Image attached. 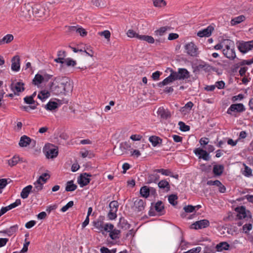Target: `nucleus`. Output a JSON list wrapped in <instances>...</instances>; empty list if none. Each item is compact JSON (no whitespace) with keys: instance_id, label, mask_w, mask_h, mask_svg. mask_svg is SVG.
I'll return each mask as SVG.
<instances>
[{"instance_id":"obj_57","label":"nucleus","mask_w":253,"mask_h":253,"mask_svg":"<svg viewBox=\"0 0 253 253\" xmlns=\"http://www.w3.org/2000/svg\"><path fill=\"white\" fill-rule=\"evenodd\" d=\"M74 205V202L72 201H71L69 202L65 206H63L61 209V211L62 212H65L67 211L70 208H71Z\"/></svg>"},{"instance_id":"obj_11","label":"nucleus","mask_w":253,"mask_h":253,"mask_svg":"<svg viewBox=\"0 0 253 253\" xmlns=\"http://www.w3.org/2000/svg\"><path fill=\"white\" fill-rule=\"evenodd\" d=\"M204 70L206 72H211V71L217 72L218 69L215 67H213L208 64L204 63L203 64H199L196 67L195 71Z\"/></svg>"},{"instance_id":"obj_52","label":"nucleus","mask_w":253,"mask_h":253,"mask_svg":"<svg viewBox=\"0 0 253 253\" xmlns=\"http://www.w3.org/2000/svg\"><path fill=\"white\" fill-rule=\"evenodd\" d=\"M64 62L66 63V65L68 67H74L76 65V61L70 58H68L65 59Z\"/></svg>"},{"instance_id":"obj_44","label":"nucleus","mask_w":253,"mask_h":253,"mask_svg":"<svg viewBox=\"0 0 253 253\" xmlns=\"http://www.w3.org/2000/svg\"><path fill=\"white\" fill-rule=\"evenodd\" d=\"M243 165L245 167V169L243 171L242 174L244 175L245 176L250 177L252 175V170L249 168L248 166L246 165V164H243Z\"/></svg>"},{"instance_id":"obj_19","label":"nucleus","mask_w":253,"mask_h":253,"mask_svg":"<svg viewBox=\"0 0 253 253\" xmlns=\"http://www.w3.org/2000/svg\"><path fill=\"white\" fill-rule=\"evenodd\" d=\"M158 115L160 116L161 118L167 120L171 117V113L168 109H165L163 107L159 108L157 111Z\"/></svg>"},{"instance_id":"obj_22","label":"nucleus","mask_w":253,"mask_h":253,"mask_svg":"<svg viewBox=\"0 0 253 253\" xmlns=\"http://www.w3.org/2000/svg\"><path fill=\"white\" fill-rule=\"evenodd\" d=\"M154 208L159 213V215H164L165 213L164 205L161 201H159L155 204Z\"/></svg>"},{"instance_id":"obj_43","label":"nucleus","mask_w":253,"mask_h":253,"mask_svg":"<svg viewBox=\"0 0 253 253\" xmlns=\"http://www.w3.org/2000/svg\"><path fill=\"white\" fill-rule=\"evenodd\" d=\"M50 178V175L47 173H44L41 175L38 180H37V183H39L42 181L43 183H45L48 179Z\"/></svg>"},{"instance_id":"obj_49","label":"nucleus","mask_w":253,"mask_h":253,"mask_svg":"<svg viewBox=\"0 0 253 253\" xmlns=\"http://www.w3.org/2000/svg\"><path fill=\"white\" fill-rule=\"evenodd\" d=\"M194 104L191 101L187 102L184 107L181 108V112L189 111L191 110Z\"/></svg>"},{"instance_id":"obj_7","label":"nucleus","mask_w":253,"mask_h":253,"mask_svg":"<svg viewBox=\"0 0 253 253\" xmlns=\"http://www.w3.org/2000/svg\"><path fill=\"white\" fill-rule=\"evenodd\" d=\"M186 53L191 56H197L198 54V48L193 42L186 44L184 46Z\"/></svg>"},{"instance_id":"obj_10","label":"nucleus","mask_w":253,"mask_h":253,"mask_svg":"<svg viewBox=\"0 0 253 253\" xmlns=\"http://www.w3.org/2000/svg\"><path fill=\"white\" fill-rule=\"evenodd\" d=\"M145 202L142 199L136 198L134 201L133 210L135 211L139 212L144 210Z\"/></svg>"},{"instance_id":"obj_23","label":"nucleus","mask_w":253,"mask_h":253,"mask_svg":"<svg viewBox=\"0 0 253 253\" xmlns=\"http://www.w3.org/2000/svg\"><path fill=\"white\" fill-rule=\"evenodd\" d=\"M33 186L31 185H28L24 187L20 194L21 197L23 199H26L28 198L29 194L32 192Z\"/></svg>"},{"instance_id":"obj_38","label":"nucleus","mask_w":253,"mask_h":253,"mask_svg":"<svg viewBox=\"0 0 253 253\" xmlns=\"http://www.w3.org/2000/svg\"><path fill=\"white\" fill-rule=\"evenodd\" d=\"M49 96V92L48 91L43 90L40 91L38 95V97L42 101H43L44 99L48 98Z\"/></svg>"},{"instance_id":"obj_48","label":"nucleus","mask_w":253,"mask_h":253,"mask_svg":"<svg viewBox=\"0 0 253 253\" xmlns=\"http://www.w3.org/2000/svg\"><path fill=\"white\" fill-rule=\"evenodd\" d=\"M179 129L182 131H187L190 130V126L185 125L183 122H179L178 123Z\"/></svg>"},{"instance_id":"obj_41","label":"nucleus","mask_w":253,"mask_h":253,"mask_svg":"<svg viewBox=\"0 0 253 253\" xmlns=\"http://www.w3.org/2000/svg\"><path fill=\"white\" fill-rule=\"evenodd\" d=\"M153 171L154 172L161 173L162 174L166 176L171 175V174L172 173V172L169 169H155L153 170Z\"/></svg>"},{"instance_id":"obj_39","label":"nucleus","mask_w":253,"mask_h":253,"mask_svg":"<svg viewBox=\"0 0 253 253\" xmlns=\"http://www.w3.org/2000/svg\"><path fill=\"white\" fill-rule=\"evenodd\" d=\"M43 82V77L42 75L39 74L36 75L33 80V83L35 85H38Z\"/></svg>"},{"instance_id":"obj_54","label":"nucleus","mask_w":253,"mask_h":253,"mask_svg":"<svg viewBox=\"0 0 253 253\" xmlns=\"http://www.w3.org/2000/svg\"><path fill=\"white\" fill-rule=\"evenodd\" d=\"M117 211L113 210H110L109 213H108V217L110 220L115 219L117 217Z\"/></svg>"},{"instance_id":"obj_37","label":"nucleus","mask_w":253,"mask_h":253,"mask_svg":"<svg viewBox=\"0 0 253 253\" xmlns=\"http://www.w3.org/2000/svg\"><path fill=\"white\" fill-rule=\"evenodd\" d=\"M140 194L144 198H147L150 195L149 188L146 186H144L140 188Z\"/></svg>"},{"instance_id":"obj_47","label":"nucleus","mask_w":253,"mask_h":253,"mask_svg":"<svg viewBox=\"0 0 253 253\" xmlns=\"http://www.w3.org/2000/svg\"><path fill=\"white\" fill-rule=\"evenodd\" d=\"M21 203V200L20 199H17L15 202L13 203H12L8 205L7 207H5L6 209H7V211L10 210L14 208H16V207L18 206L19 205H20Z\"/></svg>"},{"instance_id":"obj_9","label":"nucleus","mask_w":253,"mask_h":253,"mask_svg":"<svg viewBox=\"0 0 253 253\" xmlns=\"http://www.w3.org/2000/svg\"><path fill=\"white\" fill-rule=\"evenodd\" d=\"M90 176H91V175L87 173H84L80 175L78 178V182L81 187H83L86 186L90 182V179L89 177Z\"/></svg>"},{"instance_id":"obj_29","label":"nucleus","mask_w":253,"mask_h":253,"mask_svg":"<svg viewBox=\"0 0 253 253\" xmlns=\"http://www.w3.org/2000/svg\"><path fill=\"white\" fill-rule=\"evenodd\" d=\"M18 225H14L13 226H11L10 228L8 229H6L1 231V232L4 234H6L8 236H10L16 232V231L18 230Z\"/></svg>"},{"instance_id":"obj_2","label":"nucleus","mask_w":253,"mask_h":253,"mask_svg":"<svg viewBox=\"0 0 253 253\" xmlns=\"http://www.w3.org/2000/svg\"><path fill=\"white\" fill-rule=\"evenodd\" d=\"M22 12L25 17H31L32 15L41 17L45 15V8L40 4H35L33 6L24 5L21 8Z\"/></svg>"},{"instance_id":"obj_56","label":"nucleus","mask_w":253,"mask_h":253,"mask_svg":"<svg viewBox=\"0 0 253 253\" xmlns=\"http://www.w3.org/2000/svg\"><path fill=\"white\" fill-rule=\"evenodd\" d=\"M92 2L96 6L102 7L106 5L107 1H105V2H102L101 3L100 0H92Z\"/></svg>"},{"instance_id":"obj_8","label":"nucleus","mask_w":253,"mask_h":253,"mask_svg":"<svg viewBox=\"0 0 253 253\" xmlns=\"http://www.w3.org/2000/svg\"><path fill=\"white\" fill-rule=\"evenodd\" d=\"M210 225V222L207 219H202L196 221L191 225V228L199 229L205 228L208 227Z\"/></svg>"},{"instance_id":"obj_4","label":"nucleus","mask_w":253,"mask_h":253,"mask_svg":"<svg viewBox=\"0 0 253 253\" xmlns=\"http://www.w3.org/2000/svg\"><path fill=\"white\" fill-rule=\"evenodd\" d=\"M245 111V108L242 103L233 104L228 109L227 113L236 117L233 113H241Z\"/></svg>"},{"instance_id":"obj_20","label":"nucleus","mask_w":253,"mask_h":253,"mask_svg":"<svg viewBox=\"0 0 253 253\" xmlns=\"http://www.w3.org/2000/svg\"><path fill=\"white\" fill-rule=\"evenodd\" d=\"M230 246L226 242H221L217 244L215 246L216 251L220 252L223 251H228L230 250Z\"/></svg>"},{"instance_id":"obj_51","label":"nucleus","mask_w":253,"mask_h":253,"mask_svg":"<svg viewBox=\"0 0 253 253\" xmlns=\"http://www.w3.org/2000/svg\"><path fill=\"white\" fill-rule=\"evenodd\" d=\"M252 229V224L251 223H246L242 227L243 232L246 234H248L249 231Z\"/></svg>"},{"instance_id":"obj_46","label":"nucleus","mask_w":253,"mask_h":253,"mask_svg":"<svg viewBox=\"0 0 253 253\" xmlns=\"http://www.w3.org/2000/svg\"><path fill=\"white\" fill-rule=\"evenodd\" d=\"M177 198L178 197L176 195L171 194L169 196L168 200L171 205L175 206L177 204V202L176 201Z\"/></svg>"},{"instance_id":"obj_34","label":"nucleus","mask_w":253,"mask_h":253,"mask_svg":"<svg viewBox=\"0 0 253 253\" xmlns=\"http://www.w3.org/2000/svg\"><path fill=\"white\" fill-rule=\"evenodd\" d=\"M77 188V185L74 184L73 180H70L67 182L65 190L67 192L73 191L75 190Z\"/></svg>"},{"instance_id":"obj_13","label":"nucleus","mask_w":253,"mask_h":253,"mask_svg":"<svg viewBox=\"0 0 253 253\" xmlns=\"http://www.w3.org/2000/svg\"><path fill=\"white\" fill-rule=\"evenodd\" d=\"M194 152L196 155H199V159H203L206 161H209L210 157L209 154L205 150L201 148H196Z\"/></svg>"},{"instance_id":"obj_21","label":"nucleus","mask_w":253,"mask_h":253,"mask_svg":"<svg viewBox=\"0 0 253 253\" xmlns=\"http://www.w3.org/2000/svg\"><path fill=\"white\" fill-rule=\"evenodd\" d=\"M32 142V139L27 135H24L21 137L19 142V145L21 147H25Z\"/></svg>"},{"instance_id":"obj_45","label":"nucleus","mask_w":253,"mask_h":253,"mask_svg":"<svg viewBox=\"0 0 253 253\" xmlns=\"http://www.w3.org/2000/svg\"><path fill=\"white\" fill-rule=\"evenodd\" d=\"M19 161V157L18 156H14L11 159L8 161V164L10 166L13 167L15 166Z\"/></svg>"},{"instance_id":"obj_32","label":"nucleus","mask_w":253,"mask_h":253,"mask_svg":"<svg viewBox=\"0 0 253 253\" xmlns=\"http://www.w3.org/2000/svg\"><path fill=\"white\" fill-rule=\"evenodd\" d=\"M118 226L122 229H127L129 228L130 225L124 217H122L120 218Z\"/></svg>"},{"instance_id":"obj_50","label":"nucleus","mask_w":253,"mask_h":253,"mask_svg":"<svg viewBox=\"0 0 253 253\" xmlns=\"http://www.w3.org/2000/svg\"><path fill=\"white\" fill-rule=\"evenodd\" d=\"M154 5L155 7H162L166 5V2L164 0H152Z\"/></svg>"},{"instance_id":"obj_40","label":"nucleus","mask_w":253,"mask_h":253,"mask_svg":"<svg viewBox=\"0 0 253 253\" xmlns=\"http://www.w3.org/2000/svg\"><path fill=\"white\" fill-rule=\"evenodd\" d=\"M120 231L116 229H113L109 233V236L112 240H116L119 238V235L120 234Z\"/></svg>"},{"instance_id":"obj_30","label":"nucleus","mask_w":253,"mask_h":253,"mask_svg":"<svg viewBox=\"0 0 253 253\" xmlns=\"http://www.w3.org/2000/svg\"><path fill=\"white\" fill-rule=\"evenodd\" d=\"M160 179V175L157 173L150 174L148 176L147 183H157Z\"/></svg>"},{"instance_id":"obj_17","label":"nucleus","mask_w":253,"mask_h":253,"mask_svg":"<svg viewBox=\"0 0 253 253\" xmlns=\"http://www.w3.org/2000/svg\"><path fill=\"white\" fill-rule=\"evenodd\" d=\"M20 57L18 55L14 56L11 59V70L17 72L20 70Z\"/></svg>"},{"instance_id":"obj_15","label":"nucleus","mask_w":253,"mask_h":253,"mask_svg":"<svg viewBox=\"0 0 253 253\" xmlns=\"http://www.w3.org/2000/svg\"><path fill=\"white\" fill-rule=\"evenodd\" d=\"M175 78L176 77L174 76L173 71H172L171 74L169 77L165 79L162 82L158 84V86L162 87L175 81Z\"/></svg>"},{"instance_id":"obj_3","label":"nucleus","mask_w":253,"mask_h":253,"mask_svg":"<svg viewBox=\"0 0 253 253\" xmlns=\"http://www.w3.org/2000/svg\"><path fill=\"white\" fill-rule=\"evenodd\" d=\"M235 211L237 212V216L239 219H246L248 220L249 218L251 219L252 217L251 211L247 210L244 206L238 207L235 208Z\"/></svg>"},{"instance_id":"obj_12","label":"nucleus","mask_w":253,"mask_h":253,"mask_svg":"<svg viewBox=\"0 0 253 253\" xmlns=\"http://www.w3.org/2000/svg\"><path fill=\"white\" fill-rule=\"evenodd\" d=\"M138 39L141 41H144L148 42L149 43H154L155 40L150 36L148 35H140V36H138ZM165 42V39L163 38H159L158 39L156 40V42Z\"/></svg>"},{"instance_id":"obj_42","label":"nucleus","mask_w":253,"mask_h":253,"mask_svg":"<svg viewBox=\"0 0 253 253\" xmlns=\"http://www.w3.org/2000/svg\"><path fill=\"white\" fill-rule=\"evenodd\" d=\"M35 187L34 189H32V192L34 193H38L39 191L42 190L43 189V184L39 182V183H37V181H36L34 183Z\"/></svg>"},{"instance_id":"obj_61","label":"nucleus","mask_w":253,"mask_h":253,"mask_svg":"<svg viewBox=\"0 0 253 253\" xmlns=\"http://www.w3.org/2000/svg\"><path fill=\"white\" fill-rule=\"evenodd\" d=\"M24 102L28 104H32L35 103V101L33 99V96H26L24 98Z\"/></svg>"},{"instance_id":"obj_27","label":"nucleus","mask_w":253,"mask_h":253,"mask_svg":"<svg viewBox=\"0 0 253 253\" xmlns=\"http://www.w3.org/2000/svg\"><path fill=\"white\" fill-rule=\"evenodd\" d=\"M158 186L159 188L162 189H166V191H169L170 190V186L169 184V182L167 181L166 179H163L161 180L158 183Z\"/></svg>"},{"instance_id":"obj_62","label":"nucleus","mask_w":253,"mask_h":253,"mask_svg":"<svg viewBox=\"0 0 253 253\" xmlns=\"http://www.w3.org/2000/svg\"><path fill=\"white\" fill-rule=\"evenodd\" d=\"M201 247H197L196 248H193L187 252H185L183 253H199L201 251Z\"/></svg>"},{"instance_id":"obj_33","label":"nucleus","mask_w":253,"mask_h":253,"mask_svg":"<svg viewBox=\"0 0 253 253\" xmlns=\"http://www.w3.org/2000/svg\"><path fill=\"white\" fill-rule=\"evenodd\" d=\"M58 107L57 103L54 101H49L46 105H45V109L47 110L52 111Z\"/></svg>"},{"instance_id":"obj_59","label":"nucleus","mask_w":253,"mask_h":253,"mask_svg":"<svg viewBox=\"0 0 253 253\" xmlns=\"http://www.w3.org/2000/svg\"><path fill=\"white\" fill-rule=\"evenodd\" d=\"M114 225L111 223H106L104 226V231L110 232L114 229Z\"/></svg>"},{"instance_id":"obj_36","label":"nucleus","mask_w":253,"mask_h":253,"mask_svg":"<svg viewBox=\"0 0 253 253\" xmlns=\"http://www.w3.org/2000/svg\"><path fill=\"white\" fill-rule=\"evenodd\" d=\"M245 19V17L244 15H240L233 18L231 21V24L232 25H236L244 21Z\"/></svg>"},{"instance_id":"obj_60","label":"nucleus","mask_w":253,"mask_h":253,"mask_svg":"<svg viewBox=\"0 0 253 253\" xmlns=\"http://www.w3.org/2000/svg\"><path fill=\"white\" fill-rule=\"evenodd\" d=\"M99 35L104 37V38L107 40H109L110 38L111 33L108 30H105L103 32H101L99 33Z\"/></svg>"},{"instance_id":"obj_55","label":"nucleus","mask_w":253,"mask_h":253,"mask_svg":"<svg viewBox=\"0 0 253 253\" xmlns=\"http://www.w3.org/2000/svg\"><path fill=\"white\" fill-rule=\"evenodd\" d=\"M118 203L116 201H113L109 204V208L110 210H113V211L115 210L116 211H118Z\"/></svg>"},{"instance_id":"obj_53","label":"nucleus","mask_w":253,"mask_h":253,"mask_svg":"<svg viewBox=\"0 0 253 253\" xmlns=\"http://www.w3.org/2000/svg\"><path fill=\"white\" fill-rule=\"evenodd\" d=\"M127 36L129 38H134L135 37L138 39V36H140V35L137 34L135 32H134L133 30H128L126 33Z\"/></svg>"},{"instance_id":"obj_26","label":"nucleus","mask_w":253,"mask_h":253,"mask_svg":"<svg viewBox=\"0 0 253 253\" xmlns=\"http://www.w3.org/2000/svg\"><path fill=\"white\" fill-rule=\"evenodd\" d=\"M223 54L227 58L230 60H234L236 57V53L234 49L231 50H223Z\"/></svg>"},{"instance_id":"obj_64","label":"nucleus","mask_w":253,"mask_h":253,"mask_svg":"<svg viewBox=\"0 0 253 253\" xmlns=\"http://www.w3.org/2000/svg\"><path fill=\"white\" fill-rule=\"evenodd\" d=\"M161 74H162V73H161L159 71H157L153 73L152 75V78L153 80L155 81L159 80Z\"/></svg>"},{"instance_id":"obj_18","label":"nucleus","mask_w":253,"mask_h":253,"mask_svg":"<svg viewBox=\"0 0 253 253\" xmlns=\"http://www.w3.org/2000/svg\"><path fill=\"white\" fill-rule=\"evenodd\" d=\"M24 85V84L20 82H17L15 84L12 83L11 84V88L14 92L15 94H16L15 91L18 93L21 92L25 90Z\"/></svg>"},{"instance_id":"obj_6","label":"nucleus","mask_w":253,"mask_h":253,"mask_svg":"<svg viewBox=\"0 0 253 253\" xmlns=\"http://www.w3.org/2000/svg\"><path fill=\"white\" fill-rule=\"evenodd\" d=\"M176 80L188 79L190 77V72L185 68H179L177 72L173 71Z\"/></svg>"},{"instance_id":"obj_14","label":"nucleus","mask_w":253,"mask_h":253,"mask_svg":"<svg viewBox=\"0 0 253 253\" xmlns=\"http://www.w3.org/2000/svg\"><path fill=\"white\" fill-rule=\"evenodd\" d=\"M58 154V148H48L45 150V154L47 158L53 159L56 157Z\"/></svg>"},{"instance_id":"obj_31","label":"nucleus","mask_w":253,"mask_h":253,"mask_svg":"<svg viewBox=\"0 0 253 253\" xmlns=\"http://www.w3.org/2000/svg\"><path fill=\"white\" fill-rule=\"evenodd\" d=\"M13 36L11 34H7L2 39L0 40V45L5 43H9L13 40Z\"/></svg>"},{"instance_id":"obj_16","label":"nucleus","mask_w":253,"mask_h":253,"mask_svg":"<svg viewBox=\"0 0 253 253\" xmlns=\"http://www.w3.org/2000/svg\"><path fill=\"white\" fill-rule=\"evenodd\" d=\"M213 30V27L210 25L207 28L199 31L197 33V36L200 37H209L211 35V33Z\"/></svg>"},{"instance_id":"obj_5","label":"nucleus","mask_w":253,"mask_h":253,"mask_svg":"<svg viewBox=\"0 0 253 253\" xmlns=\"http://www.w3.org/2000/svg\"><path fill=\"white\" fill-rule=\"evenodd\" d=\"M238 48L243 53L247 52L248 51L253 49V40L249 42L242 41L239 42Z\"/></svg>"},{"instance_id":"obj_25","label":"nucleus","mask_w":253,"mask_h":253,"mask_svg":"<svg viewBox=\"0 0 253 253\" xmlns=\"http://www.w3.org/2000/svg\"><path fill=\"white\" fill-rule=\"evenodd\" d=\"M171 28L169 26L162 27L154 32V35L157 36H163L166 34L167 31H170Z\"/></svg>"},{"instance_id":"obj_35","label":"nucleus","mask_w":253,"mask_h":253,"mask_svg":"<svg viewBox=\"0 0 253 253\" xmlns=\"http://www.w3.org/2000/svg\"><path fill=\"white\" fill-rule=\"evenodd\" d=\"M93 226L98 229V232H103L104 231V223L102 221L97 220L93 222Z\"/></svg>"},{"instance_id":"obj_24","label":"nucleus","mask_w":253,"mask_h":253,"mask_svg":"<svg viewBox=\"0 0 253 253\" xmlns=\"http://www.w3.org/2000/svg\"><path fill=\"white\" fill-rule=\"evenodd\" d=\"M224 167L222 165H215L213 168V173L216 176L221 175L224 170Z\"/></svg>"},{"instance_id":"obj_1","label":"nucleus","mask_w":253,"mask_h":253,"mask_svg":"<svg viewBox=\"0 0 253 253\" xmlns=\"http://www.w3.org/2000/svg\"><path fill=\"white\" fill-rule=\"evenodd\" d=\"M50 88L56 95L65 94L72 90L73 86L68 78L58 77L55 78L54 82L51 83Z\"/></svg>"},{"instance_id":"obj_58","label":"nucleus","mask_w":253,"mask_h":253,"mask_svg":"<svg viewBox=\"0 0 253 253\" xmlns=\"http://www.w3.org/2000/svg\"><path fill=\"white\" fill-rule=\"evenodd\" d=\"M8 184L7 179L3 178L0 179V193L2 192L1 190L3 189Z\"/></svg>"},{"instance_id":"obj_28","label":"nucleus","mask_w":253,"mask_h":253,"mask_svg":"<svg viewBox=\"0 0 253 253\" xmlns=\"http://www.w3.org/2000/svg\"><path fill=\"white\" fill-rule=\"evenodd\" d=\"M149 140L154 147H156L158 144H162V139L160 137L155 135L149 137Z\"/></svg>"},{"instance_id":"obj_63","label":"nucleus","mask_w":253,"mask_h":253,"mask_svg":"<svg viewBox=\"0 0 253 253\" xmlns=\"http://www.w3.org/2000/svg\"><path fill=\"white\" fill-rule=\"evenodd\" d=\"M183 209L186 212H192L195 210V206H193L192 205H188L185 206Z\"/></svg>"}]
</instances>
